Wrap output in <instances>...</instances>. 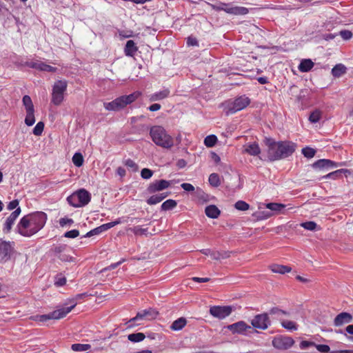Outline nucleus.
<instances>
[{
  "label": "nucleus",
  "mask_w": 353,
  "mask_h": 353,
  "mask_svg": "<svg viewBox=\"0 0 353 353\" xmlns=\"http://www.w3.org/2000/svg\"><path fill=\"white\" fill-rule=\"evenodd\" d=\"M270 270L274 273L284 274L291 271V268L287 265L273 264L270 266Z\"/></svg>",
  "instance_id": "nucleus-25"
},
{
  "label": "nucleus",
  "mask_w": 353,
  "mask_h": 353,
  "mask_svg": "<svg viewBox=\"0 0 353 353\" xmlns=\"http://www.w3.org/2000/svg\"><path fill=\"white\" fill-rule=\"evenodd\" d=\"M34 123H35L34 110L26 111V116L25 118V123L28 126H32Z\"/></svg>",
  "instance_id": "nucleus-33"
},
{
  "label": "nucleus",
  "mask_w": 353,
  "mask_h": 353,
  "mask_svg": "<svg viewBox=\"0 0 353 353\" xmlns=\"http://www.w3.org/2000/svg\"><path fill=\"white\" fill-rule=\"evenodd\" d=\"M137 48L132 40H128L125 47V54L126 56L132 57L137 52Z\"/></svg>",
  "instance_id": "nucleus-27"
},
{
  "label": "nucleus",
  "mask_w": 353,
  "mask_h": 353,
  "mask_svg": "<svg viewBox=\"0 0 353 353\" xmlns=\"http://www.w3.org/2000/svg\"><path fill=\"white\" fill-rule=\"evenodd\" d=\"M66 283V279L65 277H57L55 280L54 284L59 287L63 286Z\"/></svg>",
  "instance_id": "nucleus-57"
},
{
  "label": "nucleus",
  "mask_w": 353,
  "mask_h": 353,
  "mask_svg": "<svg viewBox=\"0 0 353 353\" xmlns=\"http://www.w3.org/2000/svg\"><path fill=\"white\" fill-rule=\"evenodd\" d=\"M266 208L272 211L280 213L285 209V205L278 203H269L266 204Z\"/></svg>",
  "instance_id": "nucleus-30"
},
{
  "label": "nucleus",
  "mask_w": 353,
  "mask_h": 353,
  "mask_svg": "<svg viewBox=\"0 0 353 353\" xmlns=\"http://www.w3.org/2000/svg\"><path fill=\"white\" fill-rule=\"evenodd\" d=\"M224 12L234 15H245L249 12L248 9L243 6H234L232 3H222Z\"/></svg>",
  "instance_id": "nucleus-13"
},
{
  "label": "nucleus",
  "mask_w": 353,
  "mask_h": 353,
  "mask_svg": "<svg viewBox=\"0 0 353 353\" xmlns=\"http://www.w3.org/2000/svg\"><path fill=\"white\" fill-rule=\"evenodd\" d=\"M161 108V105L159 103H154L148 107V110L151 112H154L160 110Z\"/></svg>",
  "instance_id": "nucleus-62"
},
{
  "label": "nucleus",
  "mask_w": 353,
  "mask_h": 353,
  "mask_svg": "<svg viewBox=\"0 0 353 353\" xmlns=\"http://www.w3.org/2000/svg\"><path fill=\"white\" fill-rule=\"evenodd\" d=\"M91 345L90 344L74 343L72 345V350L74 352H84L90 350Z\"/></svg>",
  "instance_id": "nucleus-34"
},
{
  "label": "nucleus",
  "mask_w": 353,
  "mask_h": 353,
  "mask_svg": "<svg viewBox=\"0 0 353 353\" xmlns=\"http://www.w3.org/2000/svg\"><path fill=\"white\" fill-rule=\"evenodd\" d=\"M153 175V172L148 168H143L141 172V176L144 179H149Z\"/></svg>",
  "instance_id": "nucleus-49"
},
{
  "label": "nucleus",
  "mask_w": 353,
  "mask_h": 353,
  "mask_svg": "<svg viewBox=\"0 0 353 353\" xmlns=\"http://www.w3.org/2000/svg\"><path fill=\"white\" fill-rule=\"evenodd\" d=\"M177 205L176 201L173 199H168L164 201L161 205V210L164 211L170 210L174 208Z\"/></svg>",
  "instance_id": "nucleus-32"
},
{
  "label": "nucleus",
  "mask_w": 353,
  "mask_h": 353,
  "mask_svg": "<svg viewBox=\"0 0 353 353\" xmlns=\"http://www.w3.org/2000/svg\"><path fill=\"white\" fill-rule=\"evenodd\" d=\"M74 223L73 220L72 219L68 218H61L59 220V224L61 227H64L67 224H72Z\"/></svg>",
  "instance_id": "nucleus-53"
},
{
  "label": "nucleus",
  "mask_w": 353,
  "mask_h": 353,
  "mask_svg": "<svg viewBox=\"0 0 353 353\" xmlns=\"http://www.w3.org/2000/svg\"><path fill=\"white\" fill-rule=\"evenodd\" d=\"M18 205H19V201L15 199V200H13V201H10L8 203V205L7 206V208L9 210H12L14 209L16 210L17 208H19Z\"/></svg>",
  "instance_id": "nucleus-55"
},
{
  "label": "nucleus",
  "mask_w": 353,
  "mask_h": 353,
  "mask_svg": "<svg viewBox=\"0 0 353 353\" xmlns=\"http://www.w3.org/2000/svg\"><path fill=\"white\" fill-rule=\"evenodd\" d=\"M210 256L214 260H219L221 258V254L219 252H212L210 253Z\"/></svg>",
  "instance_id": "nucleus-63"
},
{
  "label": "nucleus",
  "mask_w": 353,
  "mask_h": 353,
  "mask_svg": "<svg viewBox=\"0 0 353 353\" xmlns=\"http://www.w3.org/2000/svg\"><path fill=\"white\" fill-rule=\"evenodd\" d=\"M101 234L100 230L99 227L90 230V232H87L83 237H90L94 235L99 234Z\"/></svg>",
  "instance_id": "nucleus-54"
},
{
  "label": "nucleus",
  "mask_w": 353,
  "mask_h": 353,
  "mask_svg": "<svg viewBox=\"0 0 353 353\" xmlns=\"http://www.w3.org/2000/svg\"><path fill=\"white\" fill-rule=\"evenodd\" d=\"M145 337V334L141 332L133 333L128 336V340L134 343L141 342Z\"/></svg>",
  "instance_id": "nucleus-31"
},
{
  "label": "nucleus",
  "mask_w": 353,
  "mask_h": 353,
  "mask_svg": "<svg viewBox=\"0 0 353 353\" xmlns=\"http://www.w3.org/2000/svg\"><path fill=\"white\" fill-rule=\"evenodd\" d=\"M39 70H42V71H47V72H56L57 68H54V67H52L51 65H47V64H46V63H44L43 62H41Z\"/></svg>",
  "instance_id": "nucleus-48"
},
{
  "label": "nucleus",
  "mask_w": 353,
  "mask_h": 353,
  "mask_svg": "<svg viewBox=\"0 0 353 353\" xmlns=\"http://www.w3.org/2000/svg\"><path fill=\"white\" fill-rule=\"evenodd\" d=\"M270 323L268 313L257 314L251 321V324L254 328L263 330L268 329Z\"/></svg>",
  "instance_id": "nucleus-10"
},
{
  "label": "nucleus",
  "mask_w": 353,
  "mask_h": 353,
  "mask_svg": "<svg viewBox=\"0 0 353 353\" xmlns=\"http://www.w3.org/2000/svg\"><path fill=\"white\" fill-rule=\"evenodd\" d=\"M244 152L252 156H256L261 153L259 144L256 142L244 145Z\"/></svg>",
  "instance_id": "nucleus-20"
},
{
  "label": "nucleus",
  "mask_w": 353,
  "mask_h": 353,
  "mask_svg": "<svg viewBox=\"0 0 353 353\" xmlns=\"http://www.w3.org/2000/svg\"><path fill=\"white\" fill-rule=\"evenodd\" d=\"M314 66V63L310 59H303L298 68L299 71L301 72H309Z\"/></svg>",
  "instance_id": "nucleus-23"
},
{
  "label": "nucleus",
  "mask_w": 353,
  "mask_h": 353,
  "mask_svg": "<svg viewBox=\"0 0 353 353\" xmlns=\"http://www.w3.org/2000/svg\"><path fill=\"white\" fill-rule=\"evenodd\" d=\"M350 173V171L347 169H340L336 171L332 172L325 176H323V179H337L341 177L342 174Z\"/></svg>",
  "instance_id": "nucleus-28"
},
{
  "label": "nucleus",
  "mask_w": 353,
  "mask_h": 353,
  "mask_svg": "<svg viewBox=\"0 0 353 353\" xmlns=\"http://www.w3.org/2000/svg\"><path fill=\"white\" fill-rule=\"evenodd\" d=\"M141 94L140 92H134L129 95H123L111 102L103 103V107L108 111H119L136 101Z\"/></svg>",
  "instance_id": "nucleus-4"
},
{
  "label": "nucleus",
  "mask_w": 353,
  "mask_h": 353,
  "mask_svg": "<svg viewBox=\"0 0 353 353\" xmlns=\"http://www.w3.org/2000/svg\"><path fill=\"white\" fill-rule=\"evenodd\" d=\"M13 250L12 244L10 242L3 241L0 243V259H8Z\"/></svg>",
  "instance_id": "nucleus-18"
},
{
  "label": "nucleus",
  "mask_w": 353,
  "mask_h": 353,
  "mask_svg": "<svg viewBox=\"0 0 353 353\" xmlns=\"http://www.w3.org/2000/svg\"><path fill=\"white\" fill-rule=\"evenodd\" d=\"M321 112L319 110H315L314 111H313L310 117H309V120L311 123H317L320 119H321Z\"/></svg>",
  "instance_id": "nucleus-40"
},
{
  "label": "nucleus",
  "mask_w": 353,
  "mask_h": 353,
  "mask_svg": "<svg viewBox=\"0 0 353 353\" xmlns=\"http://www.w3.org/2000/svg\"><path fill=\"white\" fill-rule=\"evenodd\" d=\"M79 235V232L78 230H70L68 232H66L65 234H64V236L66 237V238H70V239H74V238H76Z\"/></svg>",
  "instance_id": "nucleus-52"
},
{
  "label": "nucleus",
  "mask_w": 353,
  "mask_h": 353,
  "mask_svg": "<svg viewBox=\"0 0 353 353\" xmlns=\"http://www.w3.org/2000/svg\"><path fill=\"white\" fill-rule=\"evenodd\" d=\"M187 44L191 46H198V41L195 38L188 37L187 40Z\"/></svg>",
  "instance_id": "nucleus-60"
},
{
  "label": "nucleus",
  "mask_w": 353,
  "mask_h": 353,
  "mask_svg": "<svg viewBox=\"0 0 353 353\" xmlns=\"http://www.w3.org/2000/svg\"><path fill=\"white\" fill-rule=\"evenodd\" d=\"M315 347L318 351L323 353H327L330 352V348L329 345H323V344H314Z\"/></svg>",
  "instance_id": "nucleus-50"
},
{
  "label": "nucleus",
  "mask_w": 353,
  "mask_h": 353,
  "mask_svg": "<svg viewBox=\"0 0 353 353\" xmlns=\"http://www.w3.org/2000/svg\"><path fill=\"white\" fill-rule=\"evenodd\" d=\"M44 123L41 121L37 123L33 129V134L36 136H39L43 131Z\"/></svg>",
  "instance_id": "nucleus-46"
},
{
  "label": "nucleus",
  "mask_w": 353,
  "mask_h": 353,
  "mask_svg": "<svg viewBox=\"0 0 353 353\" xmlns=\"http://www.w3.org/2000/svg\"><path fill=\"white\" fill-rule=\"evenodd\" d=\"M170 91L168 89L155 92L150 96V101H160L168 97Z\"/></svg>",
  "instance_id": "nucleus-24"
},
{
  "label": "nucleus",
  "mask_w": 353,
  "mask_h": 353,
  "mask_svg": "<svg viewBox=\"0 0 353 353\" xmlns=\"http://www.w3.org/2000/svg\"><path fill=\"white\" fill-rule=\"evenodd\" d=\"M294 343V341L292 338L289 336L276 337L272 341L274 347L281 350H286L291 347Z\"/></svg>",
  "instance_id": "nucleus-12"
},
{
  "label": "nucleus",
  "mask_w": 353,
  "mask_h": 353,
  "mask_svg": "<svg viewBox=\"0 0 353 353\" xmlns=\"http://www.w3.org/2000/svg\"><path fill=\"white\" fill-rule=\"evenodd\" d=\"M158 314L159 312L153 308H148L141 310L137 314L135 317L132 318L128 321L127 323L128 327H134L135 325L134 323L138 321L153 320L157 317Z\"/></svg>",
  "instance_id": "nucleus-9"
},
{
  "label": "nucleus",
  "mask_w": 353,
  "mask_h": 353,
  "mask_svg": "<svg viewBox=\"0 0 353 353\" xmlns=\"http://www.w3.org/2000/svg\"><path fill=\"white\" fill-rule=\"evenodd\" d=\"M23 105L25 106L26 111L33 110L34 105L31 98L28 95H25L22 99Z\"/></svg>",
  "instance_id": "nucleus-35"
},
{
  "label": "nucleus",
  "mask_w": 353,
  "mask_h": 353,
  "mask_svg": "<svg viewBox=\"0 0 353 353\" xmlns=\"http://www.w3.org/2000/svg\"><path fill=\"white\" fill-rule=\"evenodd\" d=\"M338 164L334 161L325 159H319L312 164L313 168L325 170H327L330 168H336Z\"/></svg>",
  "instance_id": "nucleus-17"
},
{
  "label": "nucleus",
  "mask_w": 353,
  "mask_h": 353,
  "mask_svg": "<svg viewBox=\"0 0 353 353\" xmlns=\"http://www.w3.org/2000/svg\"><path fill=\"white\" fill-rule=\"evenodd\" d=\"M208 181L210 184L213 187H218L221 184L219 176L216 173L211 174Z\"/></svg>",
  "instance_id": "nucleus-37"
},
{
  "label": "nucleus",
  "mask_w": 353,
  "mask_h": 353,
  "mask_svg": "<svg viewBox=\"0 0 353 353\" xmlns=\"http://www.w3.org/2000/svg\"><path fill=\"white\" fill-rule=\"evenodd\" d=\"M227 328L233 334H245L248 330L252 329L251 326L243 321H240L235 323L229 325L227 326Z\"/></svg>",
  "instance_id": "nucleus-14"
},
{
  "label": "nucleus",
  "mask_w": 353,
  "mask_h": 353,
  "mask_svg": "<svg viewBox=\"0 0 353 353\" xmlns=\"http://www.w3.org/2000/svg\"><path fill=\"white\" fill-rule=\"evenodd\" d=\"M301 226L303 227L304 229L310 230V231H314L317 228V224L314 221H307L301 223Z\"/></svg>",
  "instance_id": "nucleus-42"
},
{
  "label": "nucleus",
  "mask_w": 353,
  "mask_h": 353,
  "mask_svg": "<svg viewBox=\"0 0 353 353\" xmlns=\"http://www.w3.org/2000/svg\"><path fill=\"white\" fill-rule=\"evenodd\" d=\"M250 103V99L245 96H240L234 101H228L224 108L226 114H232L245 108Z\"/></svg>",
  "instance_id": "nucleus-7"
},
{
  "label": "nucleus",
  "mask_w": 353,
  "mask_h": 353,
  "mask_svg": "<svg viewBox=\"0 0 353 353\" xmlns=\"http://www.w3.org/2000/svg\"><path fill=\"white\" fill-rule=\"evenodd\" d=\"M205 212L207 216L211 219H216L221 214L219 209L214 205H210L205 209Z\"/></svg>",
  "instance_id": "nucleus-21"
},
{
  "label": "nucleus",
  "mask_w": 353,
  "mask_h": 353,
  "mask_svg": "<svg viewBox=\"0 0 353 353\" xmlns=\"http://www.w3.org/2000/svg\"><path fill=\"white\" fill-rule=\"evenodd\" d=\"M47 219V214L43 212L26 214L18 223L17 232L23 236L31 237L45 226Z\"/></svg>",
  "instance_id": "nucleus-1"
},
{
  "label": "nucleus",
  "mask_w": 353,
  "mask_h": 353,
  "mask_svg": "<svg viewBox=\"0 0 353 353\" xmlns=\"http://www.w3.org/2000/svg\"><path fill=\"white\" fill-rule=\"evenodd\" d=\"M72 162L77 167H81L83 163V157L79 152L75 153L72 157Z\"/></svg>",
  "instance_id": "nucleus-38"
},
{
  "label": "nucleus",
  "mask_w": 353,
  "mask_h": 353,
  "mask_svg": "<svg viewBox=\"0 0 353 353\" xmlns=\"http://www.w3.org/2000/svg\"><path fill=\"white\" fill-rule=\"evenodd\" d=\"M124 261V260H121L117 263H112L111 265H110L109 266H108L107 268H105L103 270H114L116 268H117L119 265H121L123 262Z\"/></svg>",
  "instance_id": "nucleus-59"
},
{
  "label": "nucleus",
  "mask_w": 353,
  "mask_h": 353,
  "mask_svg": "<svg viewBox=\"0 0 353 353\" xmlns=\"http://www.w3.org/2000/svg\"><path fill=\"white\" fill-rule=\"evenodd\" d=\"M124 164L133 172H136L138 170V165L132 159H128L125 160Z\"/></svg>",
  "instance_id": "nucleus-47"
},
{
  "label": "nucleus",
  "mask_w": 353,
  "mask_h": 353,
  "mask_svg": "<svg viewBox=\"0 0 353 353\" xmlns=\"http://www.w3.org/2000/svg\"><path fill=\"white\" fill-rule=\"evenodd\" d=\"M187 321L185 318L181 317L175 320L170 325V329L174 331L182 330L186 325Z\"/></svg>",
  "instance_id": "nucleus-26"
},
{
  "label": "nucleus",
  "mask_w": 353,
  "mask_h": 353,
  "mask_svg": "<svg viewBox=\"0 0 353 353\" xmlns=\"http://www.w3.org/2000/svg\"><path fill=\"white\" fill-rule=\"evenodd\" d=\"M353 317L352 314L347 312H341L339 314L334 320V324L335 326H341L343 324L349 323L352 322Z\"/></svg>",
  "instance_id": "nucleus-19"
},
{
  "label": "nucleus",
  "mask_w": 353,
  "mask_h": 353,
  "mask_svg": "<svg viewBox=\"0 0 353 353\" xmlns=\"http://www.w3.org/2000/svg\"><path fill=\"white\" fill-rule=\"evenodd\" d=\"M135 235H147L148 234L147 228H142L140 226H134L129 228Z\"/></svg>",
  "instance_id": "nucleus-39"
},
{
  "label": "nucleus",
  "mask_w": 353,
  "mask_h": 353,
  "mask_svg": "<svg viewBox=\"0 0 353 353\" xmlns=\"http://www.w3.org/2000/svg\"><path fill=\"white\" fill-rule=\"evenodd\" d=\"M330 353H353V350H337V351H332Z\"/></svg>",
  "instance_id": "nucleus-64"
},
{
  "label": "nucleus",
  "mask_w": 353,
  "mask_h": 353,
  "mask_svg": "<svg viewBox=\"0 0 353 353\" xmlns=\"http://www.w3.org/2000/svg\"><path fill=\"white\" fill-rule=\"evenodd\" d=\"M181 188L187 191V192H193L194 190V187L188 183H183L181 185Z\"/></svg>",
  "instance_id": "nucleus-56"
},
{
  "label": "nucleus",
  "mask_w": 353,
  "mask_h": 353,
  "mask_svg": "<svg viewBox=\"0 0 353 353\" xmlns=\"http://www.w3.org/2000/svg\"><path fill=\"white\" fill-rule=\"evenodd\" d=\"M170 185V182L164 179L154 181L151 183L148 188L147 191L152 194L156 192L162 191L168 188Z\"/></svg>",
  "instance_id": "nucleus-15"
},
{
  "label": "nucleus",
  "mask_w": 353,
  "mask_h": 353,
  "mask_svg": "<svg viewBox=\"0 0 353 353\" xmlns=\"http://www.w3.org/2000/svg\"><path fill=\"white\" fill-rule=\"evenodd\" d=\"M314 344L315 343L314 342L303 341L300 343V347L301 349H306V348L309 347L310 346H314Z\"/></svg>",
  "instance_id": "nucleus-58"
},
{
  "label": "nucleus",
  "mask_w": 353,
  "mask_h": 353,
  "mask_svg": "<svg viewBox=\"0 0 353 353\" xmlns=\"http://www.w3.org/2000/svg\"><path fill=\"white\" fill-rule=\"evenodd\" d=\"M168 196V193H159L154 195L151 196L147 200V203L149 205H155L160 203L163 201L165 197Z\"/></svg>",
  "instance_id": "nucleus-22"
},
{
  "label": "nucleus",
  "mask_w": 353,
  "mask_h": 353,
  "mask_svg": "<svg viewBox=\"0 0 353 353\" xmlns=\"http://www.w3.org/2000/svg\"><path fill=\"white\" fill-rule=\"evenodd\" d=\"M150 135L153 142L158 146L165 149L171 148L174 143V139L160 125H154L150 128Z\"/></svg>",
  "instance_id": "nucleus-3"
},
{
  "label": "nucleus",
  "mask_w": 353,
  "mask_h": 353,
  "mask_svg": "<svg viewBox=\"0 0 353 353\" xmlns=\"http://www.w3.org/2000/svg\"><path fill=\"white\" fill-rule=\"evenodd\" d=\"M346 72V68L344 65L339 63L336 65L332 70V74L335 77H339Z\"/></svg>",
  "instance_id": "nucleus-29"
},
{
  "label": "nucleus",
  "mask_w": 353,
  "mask_h": 353,
  "mask_svg": "<svg viewBox=\"0 0 353 353\" xmlns=\"http://www.w3.org/2000/svg\"><path fill=\"white\" fill-rule=\"evenodd\" d=\"M339 34L344 40L350 39L353 35L352 32L347 30L340 31Z\"/></svg>",
  "instance_id": "nucleus-51"
},
{
  "label": "nucleus",
  "mask_w": 353,
  "mask_h": 353,
  "mask_svg": "<svg viewBox=\"0 0 353 353\" xmlns=\"http://www.w3.org/2000/svg\"><path fill=\"white\" fill-rule=\"evenodd\" d=\"M302 153L307 158H312L315 155L316 151L313 148L306 147L302 149Z\"/></svg>",
  "instance_id": "nucleus-45"
},
{
  "label": "nucleus",
  "mask_w": 353,
  "mask_h": 353,
  "mask_svg": "<svg viewBox=\"0 0 353 353\" xmlns=\"http://www.w3.org/2000/svg\"><path fill=\"white\" fill-rule=\"evenodd\" d=\"M232 311L230 306H212L210 309V314L219 319L228 316Z\"/></svg>",
  "instance_id": "nucleus-11"
},
{
  "label": "nucleus",
  "mask_w": 353,
  "mask_h": 353,
  "mask_svg": "<svg viewBox=\"0 0 353 353\" xmlns=\"http://www.w3.org/2000/svg\"><path fill=\"white\" fill-rule=\"evenodd\" d=\"M121 223L120 220L119 219H117L114 221H112V222H110V223H105V225L106 227V229L107 230H109L111 228Z\"/></svg>",
  "instance_id": "nucleus-61"
},
{
  "label": "nucleus",
  "mask_w": 353,
  "mask_h": 353,
  "mask_svg": "<svg viewBox=\"0 0 353 353\" xmlns=\"http://www.w3.org/2000/svg\"><path fill=\"white\" fill-rule=\"evenodd\" d=\"M21 212V208H18L6 219L3 227V231L4 233L7 234L10 232L16 219L19 216Z\"/></svg>",
  "instance_id": "nucleus-16"
},
{
  "label": "nucleus",
  "mask_w": 353,
  "mask_h": 353,
  "mask_svg": "<svg viewBox=\"0 0 353 353\" xmlns=\"http://www.w3.org/2000/svg\"><path fill=\"white\" fill-rule=\"evenodd\" d=\"M217 141V137L214 135H208L204 139V143L207 147L211 148L213 147Z\"/></svg>",
  "instance_id": "nucleus-36"
},
{
  "label": "nucleus",
  "mask_w": 353,
  "mask_h": 353,
  "mask_svg": "<svg viewBox=\"0 0 353 353\" xmlns=\"http://www.w3.org/2000/svg\"><path fill=\"white\" fill-rule=\"evenodd\" d=\"M234 207L236 209L241 211H245L248 210L250 208V205L248 203L243 201H238L235 205Z\"/></svg>",
  "instance_id": "nucleus-44"
},
{
  "label": "nucleus",
  "mask_w": 353,
  "mask_h": 353,
  "mask_svg": "<svg viewBox=\"0 0 353 353\" xmlns=\"http://www.w3.org/2000/svg\"><path fill=\"white\" fill-rule=\"evenodd\" d=\"M282 326L288 330H297V325L296 324L291 321H283L281 323Z\"/></svg>",
  "instance_id": "nucleus-41"
},
{
  "label": "nucleus",
  "mask_w": 353,
  "mask_h": 353,
  "mask_svg": "<svg viewBox=\"0 0 353 353\" xmlns=\"http://www.w3.org/2000/svg\"><path fill=\"white\" fill-rule=\"evenodd\" d=\"M77 302L72 301L70 306L63 307L56 310L49 314L38 315L35 317V320L44 322L50 319H60L65 317L71 310L76 306Z\"/></svg>",
  "instance_id": "nucleus-8"
},
{
  "label": "nucleus",
  "mask_w": 353,
  "mask_h": 353,
  "mask_svg": "<svg viewBox=\"0 0 353 353\" xmlns=\"http://www.w3.org/2000/svg\"><path fill=\"white\" fill-rule=\"evenodd\" d=\"M90 199V194L85 189H81L69 196L67 201L72 206L79 208L87 205Z\"/></svg>",
  "instance_id": "nucleus-6"
},
{
  "label": "nucleus",
  "mask_w": 353,
  "mask_h": 353,
  "mask_svg": "<svg viewBox=\"0 0 353 353\" xmlns=\"http://www.w3.org/2000/svg\"><path fill=\"white\" fill-rule=\"evenodd\" d=\"M268 147V155L271 161L285 159L292 155L295 151L296 145L290 141L275 142L272 139H267Z\"/></svg>",
  "instance_id": "nucleus-2"
},
{
  "label": "nucleus",
  "mask_w": 353,
  "mask_h": 353,
  "mask_svg": "<svg viewBox=\"0 0 353 353\" xmlns=\"http://www.w3.org/2000/svg\"><path fill=\"white\" fill-rule=\"evenodd\" d=\"M268 314L276 315L277 317H280L282 315H286L287 312L284 310L279 309L277 307H272L270 310Z\"/></svg>",
  "instance_id": "nucleus-43"
},
{
  "label": "nucleus",
  "mask_w": 353,
  "mask_h": 353,
  "mask_svg": "<svg viewBox=\"0 0 353 353\" xmlns=\"http://www.w3.org/2000/svg\"><path fill=\"white\" fill-rule=\"evenodd\" d=\"M68 82L65 80H58L54 82L52 90L51 102L55 105H59L64 99L67 90Z\"/></svg>",
  "instance_id": "nucleus-5"
}]
</instances>
